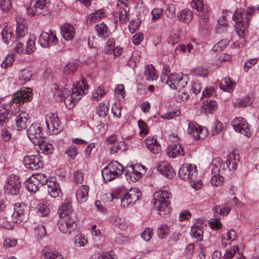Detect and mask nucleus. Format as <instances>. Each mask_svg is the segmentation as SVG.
Here are the masks:
<instances>
[{
	"instance_id": "f257e3e1",
	"label": "nucleus",
	"mask_w": 259,
	"mask_h": 259,
	"mask_svg": "<svg viewBox=\"0 0 259 259\" xmlns=\"http://www.w3.org/2000/svg\"><path fill=\"white\" fill-rule=\"evenodd\" d=\"M253 7H248L246 11L243 9L237 10L234 15L233 19L236 22V32L240 39L232 44L233 48L239 49L243 48L246 45L244 39L245 33L249 25V22L252 14L254 12Z\"/></svg>"
},
{
	"instance_id": "f03ea898",
	"label": "nucleus",
	"mask_w": 259,
	"mask_h": 259,
	"mask_svg": "<svg viewBox=\"0 0 259 259\" xmlns=\"http://www.w3.org/2000/svg\"><path fill=\"white\" fill-rule=\"evenodd\" d=\"M89 85L85 79H82L81 81L74 84L72 91H70L67 89L63 90H58L55 95L60 96L61 99H63L66 107L68 109H72L75 104L79 100L82 94L86 93L88 90Z\"/></svg>"
},
{
	"instance_id": "7ed1b4c3",
	"label": "nucleus",
	"mask_w": 259,
	"mask_h": 259,
	"mask_svg": "<svg viewBox=\"0 0 259 259\" xmlns=\"http://www.w3.org/2000/svg\"><path fill=\"white\" fill-rule=\"evenodd\" d=\"M14 117L15 124L12 125V127L17 131H21L25 130L28 122L29 115L25 112H20L15 115H13L12 111L4 107L0 106V126H7L9 125Z\"/></svg>"
},
{
	"instance_id": "20e7f679",
	"label": "nucleus",
	"mask_w": 259,
	"mask_h": 259,
	"mask_svg": "<svg viewBox=\"0 0 259 259\" xmlns=\"http://www.w3.org/2000/svg\"><path fill=\"white\" fill-rule=\"evenodd\" d=\"M172 195L168 190H160L154 194L153 204L158 214L162 217L171 211L170 199Z\"/></svg>"
},
{
	"instance_id": "39448f33",
	"label": "nucleus",
	"mask_w": 259,
	"mask_h": 259,
	"mask_svg": "<svg viewBox=\"0 0 259 259\" xmlns=\"http://www.w3.org/2000/svg\"><path fill=\"white\" fill-rule=\"evenodd\" d=\"M5 218L12 223H20L27 219V211L24 205L16 203L13 209H7L5 212Z\"/></svg>"
},
{
	"instance_id": "423d86ee",
	"label": "nucleus",
	"mask_w": 259,
	"mask_h": 259,
	"mask_svg": "<svg viewBox=\"0 0 259 259\" xmlns=\"http://www.w3.org/2000/svg\"><path fill=\"white\" fill-rule=\"evenodd\" d=\"M161 81L165 82L172 90H180L184 88L187 84V81L181 74L172 73L171 74H161Z\"/></svg>"
},
{
	"instance_id": "0eeeda50",
	"label": "nucleus",
	"mask_w": 259,
	"mask_h": 259,
	"mask_svg": "<svg viewBox=\"0 0 259 259\" xmlns=\"http://www.w3.org/2000/svg\"><path fill=\"white\" fill-rule=\"evenodd\" d=\"M47 180V177L45 175L37 174L28 178L25 181L24 185L28 191L35 193L39 187L46 184Z\"/></svg>"
},
{
	"instance_id": "6e6552de",
	"label": "nucleus",
	"mask_w": 259,
	"mask_h": 259,
	"mask_svg": "<svg viewBox=\"0 0 259 259\" xmlns=\"http://www.w3.org/2000/svg\"><path fill=\"white\" fill-rule=\"evenodd\" d=\"M50 4L49 0H34L33 6L27 9V12L29 16L33 17L38 15L47 16L50 14L48 9Z\"/></svg>"
},
{
	"instance_id": "1a4fd4ad",
	"label": "nucleus",
	"mask_w": 259,
	"mask_h": 259,
	"mask_svg": "<svg viewBox=\"0 0 259 259\" xmlns=\"http://www.w3.org/2000/svg\"><path fill=\"white\" fill-rule=\"evenodd\" d=\"M20 188L21 182L17 176L12 174L8 177L4 186V191L6 193L17 195L19 193Z\"/></svg>"
},
{
	"instance_id": "9d476101",
	"label": "nucleus",
	"mask_w": 259,
	"mask_h": 259,
	"mask_svg": "<svg viewBox=\"0 0 259 259\" xmlns=\"http://www.w3.org/2000/svg\"><path fill=\"white\" fill-rule=\"evenodd\" d=\"M140 190L138 188H133L126 192L121 198V205L123 207H127L132 205L139 199L141 196Z\"/></svg>"
},
{
	"instance_id": "9b49d317",
	"label": "nucleus",
	"mask_w": 259,
	"mask_h": 259,
	"mask_svg": "<svg viewBox=\"0 0 259 259\" xmlns=\"http://www.w3.org/2000/svg\"><path fill=\"white\" fill-rule=\"evenodd\" d=\"M46 123L50 134H57L62 131V128L58 116L55 113H50L46 116Z\"/></svg>"
},
{
	"instance_id": "f8f14e48",
	"label": "nucleus",
	"mask_w": 259,
	"mask_h": 259,
	"mask_svg": "<svg viewBox=\"0 0 259 259\" xmlns=\"http://www.w3.org/2000/svg\"><path fill=\"white\" fill-rule=\"evenodd\" d=\"M23 162L27 169L36 170L44 166L42 158L39 155L26 156L24 157Z\"/></svg>"
},
{
	"instance_id": "ddd939ff",
	"label": "nucleus",
	"mask_w": 259,
	"mask_h": 259,
	"mask_svg": "<svg viewBox=\"0 0 259 259\" xmlns=\"http://www.w3.org/2000/svg\"><path fill=\"white\" fill-rule=\"evenodd\" d=\"M27 134L28 138L34 145L40 143L43 139L41 126L38 123H33L27 129Z\"/></svg>"
},
{
	"instance_id": "4468645a",
	"label": "nucleus",
	"mask_w": 259,
	"mask_h": 259,
	"mask_svg": "<svg viewBox=\"0 0 259 259\" xmlns=\"http://www.w3.org/2000/svg\"><path fill=\"white\" fill-rule=\"evenodd\" d=\"M32 98V89L29 88H23L15 94L13 98V102L21 105L30 101Z\"/></svg>"
},
{
	"instance_id": "2eb2a0df",
	"label": "nucleus",
	"mask_w": 259,
	"mask_h": 259,
	"mask_svg": "<svg viewBox=\"0 0 259 259\" xmlns=\"http://www.w3.org/2000/svg\"><path fill=\"white\" fill-rule=\"evenodd\" d=\"M188 133L195 140H198L205 138L208 135V130L195 122H191L188 125Z\"/></svg>"
},
{
	"instance_id": "dca6fc26",
	"label": "nucleus",
	"mask_w": 259,
	"mask_h": 259,
	"mask_svg": "<svg viewBox=\"0 0 259 259\" xmlns=\"http://www.w3.org/2000/svg\"><path fill=\"white\" fill-rule=\"evenodd\" d=\"M124 1L125 0L118 1L117 6L119 8V10L114 15L116 22L124 23L128 20L129 8L127 3Z\"/></svg>"
},
{
	"instance_id": "f3484780",
	"label": "nucleus",
	"mask_w": 259,
	"mask_h": 259,
	"mask_svg": "<svg viewBox=\"0 0 259 259\" xmlns=\"http://www.w3.org/2000/svg\"><path fill=\"white\" fill-rule=\"evenodd\" d=\"M196 174V166L191 164H183L179 171V176L185 181L193 179Z\"/></svg>"
},
{
	"instance_id": "a211bd4d",
	"label": "nucleus",
	"mask_w": 259,
	"mask_h": 259,
	"mask_svg": "<svg viewBox=\"0 0 259 259\" xmlns=\"http://www.w3.org/2000/svg\"><path fill=\"white\" fill-rule=\"evenodd\" d=\"M39 45L44 48L49 47L51 44L56 45L58 39L52 30H50L49 32H42L39 36L38 39Z\"/></svg>"
},
{
	"instance_id": "6ab92c4d",
	"label": "nucleus",
	"mask_w": 259,
	"mask_h": 259,
	"mask_svg": "<svg viewBox=\"0 0 259 259\" xmlns=\"http://www.w3.org/2000/svg\"><path fill=\"white\" fill-rule=\"evenodd\" d=\"M234 130L240 134L249 137L250 135L248 125L245 122L242 117L235 118L232 122Z\"/></svg>"
},
{
	"instance_id": "aec40b11",
	"label": "nucleus",
	"mask_w": 259,
	"mask_h": 259,
	"mask_svg": "<svg viewBox=\"0 0 259 259\" xmlns=\"http://www.w3.org/2000/svg\"><path fill=\"white\" fill-rule=\"evenodd\" d=\"M58 212L60 218H76L71 202L66 200L60 206Z\"/></svg>"
},
{
	"instance_id": "412c9836",
	"label": "nucleus",
	"mask_w": 259,
	"mask_h": 259,
	"mask_svg": "<svg viewBox=\"0 0 259 259\" xmlns=\"http://www.w3.org/2000/svg\"><path fill=\"white\" fill-rule=\"evenodd\" d=\"M76 218H61L58 222L59 230L63 233L70 234L75 228Z\"/></svg>"
},
{
	"instance_id": "4be33fe9",
	"label": "nucleus",
	"mask_w": 259,
	"mask_h": 259,
	"mask_svg": "<svg viewBox=\"0 0 259 259\" xmlns=\"http://www.w3.org/2000/svg\"><path fill=\"white\" fill-rule=\"evenodd\" d=\"M157 169L162 175L168 179L172 178L176 175L173 168L166 161L160 162L158 165Z\"/></svg>"
},
{
	"instance_id": "5701e85b",
	"label": "nucleus",
	"mask_w": 259,
	"mask_h": 259,
	"mask_svg": "<svg viewBox=\"0 0 259 259\" xmlns=\"http://www.w3.org/2000/svg\"><path fill=\"white\" fill-rule=\"evenodd\" d=\"M61 33L66 40H72L75 35L74 26L69 23H65L61 27Z\"/></svg>"
},
{
	"instance_id": "b1692460",
	"label": "nucleus",
	"mask_w": 259,
	"mask_h": 259,
	"mask_svg": "<svg viewBox=\"0 0 259 259\" xmlns=\"http://www.w3.org/2000/svg\"><path fill=\"white\" fill-rule=\"evenodd\" d=\"M16 33L17 37L18 39L24 37L27 33L26 27V20L20 17H16Z\"/></svg>"
},
{
	"instance_id": "393cba45",
	"label": "nucleus",
	"mask_w": 259,
	"mask_h": 259,
	"mask_svg": "<svg viewBox=\"0 0 259 259\" xmlns=\"http://www.w3.org/2000/svg\"><path fill=\"white\" fill-rule=\"evenodd\" d=\"M49 194L53 198L60 197L62 195V192L59 185L56 181H49L46 182Z\"/></svg>"
},
{
	"instance_id": "a878e982",
	"label": "nucleus",
	"mask_w": 259,
	"mask_h": 259,
	"mask_svg": "<svg viewBox=\"0 0 259 259\" xmlns=\"http://www.w3.org/2000/svg\"><path fill=\"white\" fill-rule=\"evenodd\" d=\"M166 153L168 156L176 158L179 156H184L185 152L181 145L173 144L167 148Z\"/></svg>"
},
{
	"instance_id": "bb28decb",
	"label": "nucleus",
	"mask_w": 259,
	"mask_h": 259,
	"mask_svg": "<svg viewBox=\"0 0 259 259\" xmlns=\"http://www.w3.org/2000/svg\"><path fill=\"white\" fill-rule=\"evenodd\" d=\"M226 169L225 164L219 157L213 159L211 163V171L212 174H223Z\"/></svg>"
},
{
	"instance_id": "cd10ccee",
	"label": "nucleus",
	"mask_w": 259,
	"mask_h": 259,
	"mask_svg": "<svg viewBox=\"0 0 259 259\" xmlns=\"http://www.w3.org/2000/svg\"><path fill=\"white\" fill-rule=\"evenodd\" d=\"M145 144L153 154H157L161 150L160 145L158 143L156 138L154 137H148L145 140Z\"/></svg>"
},
{
	"instance_id": "c85d7f7f",
	"label": "nucleus",
	"mask_w": 259,
	"mask_h": 259,
	"mask_svg": "<svg viewBox=\"0 0 259 259\" xmlns=\"http://www.w3.org/2000/svg\"><path fill=\"white\" fill-rule=\"evenodd\" d=\"M239 160V156L235 152L229 153L226 161V165L230 170H235Z\"/></svg>"
},
{
	"instance_id": "c756f323",
	"label": "nucleus",
	"mask_w": 259,
	"mask_h": 259,
	"mask_svg": "<svg viewBox=\"0 0 259 259\" xmlns=\"http://www.w3.org/2000/svg\"><path fill=\"white\" fill-rule=\"evenodd\" d=\"M89 188L88 186H81L76 192V197L77 201L79 203L85 202L89 196Z\"/></svg>"
},
{
	"instance_id": "7c9ffc66",
	"label": "nucleus",
	"mask_w": 259,
	"mask_h": 259,
	"mask_svg": "<svg viewBox=\"0 0 259 259\" xmlns=\"http://www.w3.org/2000/svg\"><path fill=\"white\" fill-rule=\"evenodd\" d=\"M32 72L28 69H23L18 73V82L20 85H23L29 82L32 77Z\"/></svg>"
},
{
	"instance_id": "2f4dec72",
	"label": "nucleus",
	"mask_w": 259,
	"mask_h": 259,
	"mask_svg": "<svg viewBox=\"0 0 259 259\" xmlns=\"http://www.w3.org/2000/svg\"><path fill=\"white\" fill-rule=\"evenodd\" d=\"M126 168L127 170L125 172V176L127 180L133 182H135L140 179L141 174L135 170L134 165H131L129 166H127Z\"/></svg>"
},
{
	"instance_id": "473e14b6",
	"label": "nucleus",
	"mask_w": 259,
	"mask_h": 259,
	"mask_svg": "<svg viewBox=\"0 0 259 259\" xmlns=\"http://www.w3.org/2000/svg\"><path fill=\"white\" fill-rule=\"evenodd\" d=\"M178 19L185 23H190L193 17L192 12L188 9L182 10L177 16Z\"/></svg>"
},
{
	"instance_id": "72a5a7b5",
	"label": "nucleus",
	"mask_w": 259,
	"mask_h": 259,
	"mask_svg": "<svg viewBox=\"0 0 259 259\" xmlns=\"http://www.w3.org/2000/svg\"><path fill=\"white\" fill-rule=\"evenodd\" d=\"M203 226L199 223L194 224L191 228V234L197 241H201L203 238Z\"/></svg>"
},
{
	"instance_id": "f704fd0d",
	"label": "nucleus",
	"mask_w": 259,
	"mask_h": 259,
	"mask_svg": "<svg viewBox=\"0 0 259 259\" xmlns=\"http://www.w3.org/2000/svg\"><path fill=\"white\" fill-rule=\"evenodd\" d=\"M144 73L147 80L153 81L158 77L157 71L152 65H148L146 66Z\"/></svg>"
},
{
	"instance_id": "c9c22d12",
	"label": "nucleus",
	"mask_w": 259,
	"mask_h": 259,
	"mask_svg": "<svg viewBox=\"0 0 259 259\" xmlns=\"http://www.w3.org/2000/svg\"><path fill=\"white\" fill-rule=\"evenodd\" d=\"M42 252L45 259H63L62 255L59 252L47 247L44 248Z\"/></svg>"
},
{
	"instance_id": "e433bc0d",
	"label": "nucleus",
	"mask_w": 259,
	"mask_h": 259,
	"mask_svg": "<svg viewBox=\"0 0 259 259\" xmlns=\"http://www.w3.org/2000/svg\"><path fill=\"white\" fill-rule=\"evenodd\" d=\"M95 30L98 35L103 38L108 37L111 33L110 30L104 23L97 25L95 27Z\"/></svg>"
},
{
	"instance_id": "4c0bfd02",
	"label": "nucleus",
	"mask_w": 259,
	"mask_h": 259,
	"mask_svg": "<svg viewBox=\"0 0 259 259\" xmlns=\"http://www.w3.org/2000/svg\"><path fill=\"white\" fill-rule=\"evenodd\" d=\"M1 34L3 41L5 44L9 45L13 42L15 37L13 36V34L12 33L10 29L7 26L5 27L3 29Z\"/></svg>"
},
{
	"instance_id": "58836bf2",
	"label": "nucleus",
	"mask_w": 259,
	"mask_h": 259,
	"mask_svg": "<svg viewBox=\"0 0 259 259\" xmlns=\"http://www.w3.org/2000/svg\"><path fill=\"white\" fill-rule=\"evenodd\" d=\"M102 175L105 182H110L113 179L118 178L116 176H115L114 172L113 170L110 169L109 164L102 169Z\"/></svg>"
},
{
	"instance_id": "ea45409f",
	"label": "nucleus",
	"mask_w": 259,
	"mask_h": 259,
	"mask_svg": "<svg viewBox=\"0 0 259 259\" xmlns=\"http://www.w3.org/2000/svg\"><path fill=\"white\" fill-rule=\"evenodd\" d=\"M217 107L216 101L211 100H207L204 101L202 106L203 110L207 113H211L213 111L217 109Z\"/></svg>"
},
{
	"instance_id": "a19ab883",
	"label": "nucleus",
	"mask_w": 259,
	"mask_h": 259,
	"mask_svg": "<svg viewBox=\"0 0 259 259\" xmlns=\"http://www.w3.org/2000/svg\"><path fill=\"white\" fill-rule=\"evenodd\" d=\"M253 100L254 97L253 95H247L240 99L236 103H235L234 106L238 107H245L251 104Z\"/></svg>"
},
{
	"instance_id": "79ce46f5",
	"label": "nucleus",
	"mask_w": 259,
	"mask_h": 259,
	"mask_svg": "<svg viewBox=\"0 0 259 259\" xmlns=\"http://www.w3.org/2000/svg\"><path fill=\"white\" fill-rule=\"evenodd\" d=\"M235 238V231L233 230H230L227 233L222 235V243L224 246H226L228 244H230Z\"/></svg>"
},
{
	"instance_id": "37998d69",
	"label": "nucleus",
	"mask_w": 259,
	"mask_h": 259,
	"mask_svg": "<svg viewBox=\"0 0 259 259\" xmlns=\"http://www.w3.org/2000/svg\"><path fill=\"white\" fill-rule=\"evenodd\" d=\"M36 145H37L42 152L46 154H52L53 152V146L51 144L44 141L43 139L40 143L36 144Z\"/></svg>"
},
{
	"instance_id": "c03bdc74",
	"label": "nucleus",
	"mask_w": 259,
	"mask_h": 259,
	"mask_svg": "<svg viewBox=\"0 0 259 259\" xmlns=\"http://www.w3.org/2000/svg\"><path fill=\"white\" fill-rule=\"evenodd\" d=\"M109 165L110 167V169L113 170L115 176H116L117 177L122 175V174L123 172V166L116 161L110 162L109 164Z\"/></svg>"
},
{
	"instance_id": "a18cd8bd",
	"label": "nucleus",
	"mask_w": 259,
	"mask_h": 259,
	"mask_svg": "<svg viewBox=\"0 0 259 259\" xmlns=\"http://www.w3.org/2000/svg\"><path fill=\"white\" fill-rule=\"evenodd\" d=\"M157 232L159 238H165L170 233V229L167 225L162 224L158 227Z\"/></svg>"
},
{
	"instance_id": "49530a36",
	"label": "nucleus",
	"mask_w": 259,
	"mask_h": 259,
	"mask_svg": "<svg viewBox=\"0 0 259 259\" xmlns=\"http://www.w3.org/2000/svg\"><path fill=\"white\" fill-rule=\"evenodd\" d=\"M220 85L221 89L229 92L234 88L235 83L229 77H226L222 80Z\"/></svg>"
},
{
	"instance_id": "de8ad7c7",
	"label": "nucleus",
	"mask_w": 259,
	"mask_h": 259,
	"mask_svg": "<svg viewBox=\"0 0 259 259\" xmlns=\"http://www.w3.org/2000/svg\"><path fill=\"white\" fill-rule=\"evenodd\" d=\"M105 16V13L103 10L96 11L90 14L88 17V20L91 22H95L101 18Z\"/></svg>"
},
{
	"instance_id": "09e8293b",
	"label": "nucleus",
	"mask_w": 259,
	"mask_h": 259,
	"mask_svg": "<svg viewBox=\"0 0 259 259\" xmlns=\"http://www.w3.org/2000/svg\"><path fill=\"white\" fill-rule=\"evenodd\" d=\"M78 68V65L74 62H70L66 64L63 69V73L69 75L75 72Z\"/></svg>"
},
{
	"instance_id": "8fccbe9b",
	"label": "nucleus",
	"mask_w": 259,
	"mask_h": 259,
	"mask_svg": "<svg viewBox=\"0 0 259 259\" xmlns=\"http://www.w3.org/2000/svg\"><path fill=\"white\" fill-rule=\"evenodd\" d=\"M36 212L39 216L46 217L50 212V209L47 205L39 203L36 207Z\"/></svg>"
},
{
	"instance_id": "3c124183",
	"label": "nucleus",
	"mask_w": 259,
	"mask_h": 259,
	"mask_svg": "<svg viewBox=\"0 0 259 259\" xmlns=\"http://www.w3.org/2000/svg\"><path fill=\"white\" fill-rule=\"evenodd\" d=\"M190 74L196 76L205 77L207 75V70L203 67H197L191 69Z\"/></svg>"
},
{
	"instance_id": "603ef678",
	"label": "nucleus",
	"mask_w": 259,
	"mask_h": 259,
	"mask_svg": "<svg viewBox=\"0 0 259 259\" xmlns=\"http://www.w3.org/2000/svg\"><path fill=\"white\" fill-rule=\"evenodd\" d=\"M213 174V175L211 178L210 183L215 187L220 186L224 180V177L219 173Z\"/></svg>"
},
{
	"instance_id": "864d4df0",
	"label": "nucleus",
	"mask_w": 259,
	"mask_h": 259,
	"mask_svg": "<svg viewBox=\"0 0 259 259\" xmlns=\"http://www.w3.org/2000/svg\"><path fill=\"white\" fill-rule=\"evenodd\" d=\"M74 243L76 246H84L88 243L87 239L82 234L76 235L74 238Z\"/></svg>"
},
{
	"instance_id": "5fc2aeb1",
	"label": "nucleus",
	"mask_w": 259,
	"mask_h": 259,
	"mask_svg": "<svg viewBox=\"0 0 259 259\" xmlns=\"http://www.w3.org/2000/svg\"><path fill=\"white\" fill-rule=\"evenodd\" d=\"M125 144L123 141H120L117 145H114L110 148V153L115 154L118 152H122L125 149Z\"/></svg>"
},
{
	"instance_id": "6e6d98bb",
	"label": "nucleus",
	"mask_w": 259,
	"mask_h": 259,
	"mask_svg": "<svg viewBox=\"0 0 259 259\" xmlns=\"http://www.w3.org/2000/svg\"><path fill=\"white\" fill-rule=\"evenodd\" d=\"M180 115L181 111L179 110H176L161 115L160 117L162 119L169 120L175 117L179 116Z\"/></svg>"
},
{
	"instance_id": "4d7b16f0",
	"label": "nucleus",
	"mask_w": 259,
	"mask_h": 259,
	"mask_svg": "<svg viewBox=\"0 0 259 259\" xmlns=\"http://www.w3.org/2000/svg\"><path fill=\"white\" fill-rule=\"evenodd\" d=\"M12 45L13 46V48L15 51L19 54L23 53L25 52V50L24 49L23 43L19 40V39L17 38L15 41H13L12 43Z\"/></svg>"
},
{
	"instance_id": "13d9d810",
	"label": "nucleus",
	"mask_w": 259,
	"mask_h": 259,
	"mask_svg": "<svg viewBox=\"0 0 259 259\" xmlns=\"http://www.w3.org/2000/svg\"><path fill=\"white\" fill-rule=\"evenodd\" d=\"M34 234L38 239H41L44 237L46 235L44 226L42 225H38L34 228Z\"/></svg>"
},
{
	"instance_id": "bf43d9fd",
	"label": "nucleus",
	"mask_w": 259,
	"mask_h": 259,
	"mask_svg": "<svg viewBox=\"0 0 259 259\" xmlns=\"http://www.w3.org/2000/svg\"><path fill=\"white\" fill-rule=\"evenodd\" d=\"M12 0H0V9L4 12H8L12 8Z\"/></svg>"
},
{
	"instance_id": "052dcab7",
	"label": "nucleus",
	"mask_w": 259,
	"mask_h": 259,
	"mask_svg": "<svg viewBox=\"0 0 259 259\" xmlns=\"http://www.w3.org/2000/svg\"><path fill=\"white\" fill-rule=\"evenodd\" d=\"M115 94L116 97L119 100L124 98V88L123 84H118L115 89Z\"/></svg>"
},
{
	"instance_id": "680f3d73",
	"label": "nucleus",
	"mask_w": 259,
	"mask_h": 259,
	"mask_svg": "<svg viewBox=\"0 0 259 259\" xmlns=\"http://www.w3.org/2000/svg\"><path fill=\"white\" fill-rule=\"evenodd\" d=\"M229 44V40L227 39H222L218 42L213 48L214 51L219 52L222 51Z\"/></svg>"
},
{
	"instance_id": "e2e57ef3",
	"label": "nucleus",
	"mask_w": 259,
	"mask_h": 259,
	"mask_svg": "<svg viewBox=\"0 0 259 259\" xmlns=\"http://www.w3.org/2000/svg\"><path fill=\"white\" fill-rule=\"evenodd\" d=\"M105 95V92L103 90V88L101 87H99L94 92H93L92 97L94 100L98 101L100 100Z\"/></svg>"
},
{
	"instance_id": "0e129e2a",
	"label": "nucleus",
	"mask_w": 259,
	"mask_h": 259,
	"mask_svg": "<svg viewBox=\"0 0 259 259\" xmlns=\"http://www.w3.org/2000/svg\"><path fill=\"white\" fill-rule=\"evenodd\" d=\"M257 58H251L246 60L244 64L243 69L245 72H247L253 65L256 64Z\"/></svg>"
},
{
	"instance_id": "69168bd1",
	"label": "nucleus",
	"mask_w": 259,
	"mask_h": 259,
	"mask_svg": "<svg viewBox=\"0 0 259 259\" xmlns=\"http://www.w3.org/2000/svg\"><path fill=\"white\" fill-rule=\"evenodd\" d=\"M108 112V107L105 105V104L101 103L97 113L100 117H104L107 115Z\"/></svg>"
},
{
	"instance_id": "338daca9",
	"label": "nucleus",
	"mask_w": 259,
	"mask_h": 259,
	"mask_svg": "<svg viewBox=\"0 0 259 259\" xmlns=\"http://www.w3.org/2000/svg\"><path fill=\"white\" fill-rule=\"evenodd\" d=\"M68 157L71 159H74L78 153L76 148L74 146L68 147L65 152Z\"/></svg>"
},
{
	"instance_id": "774afa93",
	"label": "nucleus",
	"mask_w": 259,
	"mask_h": 259,
	"mask_svg": "<svg viewBox=\"0 0 259 259\" xmlns=\"http://www.w3.org/2000/svg\"><path fill=\"white\" fill-rule=\"evenodd\" d=\"M35 50V47L34 40L32 38H29L27 41L26 48L25 50L26 53L30 54L33 52Z\"/></svg>"
}]
</instances>
